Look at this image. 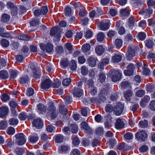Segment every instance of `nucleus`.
I'll list each match as a JSON object with an SVG mask.
<instances>
[{
	"instance_id": "9b49d317",
	"label": "nucleus",
	"mask_w": 155,
	"mask_h": 155,
	"mask_svg": "<svg viewBox=\"0 0 155 155\" xmlns=\"http://www.w3.org/2000/svg\"><path fill=\"white\" fill-rule=\"evenodd\" d=\"M136 137L138 140L144 141L147 139V135L144 131L141 130L136 134Z\"/></svg>"
},
{
	"instance_id": "49530a36",
	"label": "nucleus",
	"mask_w": 155,
	"mask_h": 155,
	"mask_svg": "<svg viewBox=\"0 0 155 155\" xmlns=\"http://www.w3.org/2000/svg\"><path fill=\"white\" fill-rule=\"evenodd\" d=\"M71 82V80L69 78L64 79L62 81V84L64 86H68Z\"/></svg>"
},
{
	"instance_id": "f257e3e1",
	"label": "nucleus",
	"mask_w": 155,
	"mask_h": 155,
	"mask_svg": "<svg viewBox=\"0 0 155 155\" xmlns=\"http://www.w3.org/2000/svg\"><path fill=\"white\" fill-rule=\"evenodd\" d=\"M82 83L79 82L77 84V86L74 87L73 90V94L74 97H80L82 94L83 90L81 88Z\"/></svg>"
},
{
	"instance_id": "7c9ffc66",
	"label": "nucleus",
	"mask_w": 155,
	"mask_h": 155,
	"mask_svg": "<svg viewBox=\"0 0 155 155\" xmlns=\"http://www.w3.org/2000/svg\"><path fill=\"white\" fill-rule=\"evenodd\" d=\"M8 77V74L7 71L2 70L0 71V78L2 79H5Z\"/></svg>"
},
{
	"instance_id": "a19ab883",
	"label": "nucleus",
	"mask_w": 155,
	"mask_h": 155,
	"mask_svg": "<svg viewBox=\"0 0 155 155\" xmlns=\"http://www.w3.org/2000/svg\"><path fill=\"white\" fill-rule=\"evenodd\" d=\"M120 13L122 17L129 16V11L126 9H123L120 10Z\"/></svg>"
},
{
	"instance_id": "c03bdc74",
	"label": "nucleus",
	"mask_w": 155,
	"mask_h": 155,
	"mask_svg": "<svg viewBox=\"0 0 155 155\" xmlns=\"http://www.w3.org/2000/svg\"><path fill=\"white\" fill-rule=\"evenodd\" d=\"M81 73L83 75H86L88 72V69L85 66H82L81 68Z\"/></svg>"
},
{
	"instance_id": "69168bd1",
	"label": "nucleus",
	"mask_w": 155,
	"mask_h": 155,
	"mask_svg": "<svg viewBox=\"0 0 155 155\" xmlns=\"http://www.w3.org/2000/svg\"><path fill=\"white\" fill-rule=\"evenodd\" d=\"M1 99L3 101L5 102L9 100L10 97L8 95L6 94H4L1 97Z\"/></svg>"
},
{
	"instance_id": "473e14b6",
	"label": "nucleus",
	"mask_w": 155,
	"mask_h": 155,
	"mask_svg": "<svg viewBox=\"0 0 155 155\" xmlns=\"http://www.w3.org/2000/svg\"><path fill=\"white\" fill-rule=\"evenodd\" d=\"M131 3L133 7L135 8H137L141 5L142 4V2L140 0L132 1Z\"/></svg>"
},
{
	"instance_id": "6e6552de",
	"label": "nucleus",
	"mask_w": 155,
	"mask_h": 155,
	"mask_svg": "<svg viewBox=\"0 0 155 155\" xmlns=\"http://www.w3.org/2000/svg\"><path fill=\"white\" fill-rule=\"evenodd\" d=\"M41 49L43 52L46 51L47 52H51L53 50V45L50 43H48L46 45L44 43H41L40 44Z\"/></svg>"
},
{
	"instance_id": "052dcab7",
	"label": "nucleus",
	"mask_w": 155,
	"mask_h": 155,
	"mask_svg": "<svg viewBox=\"0 0 155 155\" xmlns=\"http://www.w3.org/2000/svg\"><path fill=\"white\" fill-rule=\"evenodd\" d=\"M18 38V39L22 40H29V37L26 35H19Z\"/></svg>"
},
{
	"instance_id": "393cba45",
	"label": "nucleus",
	"mask_w": 155,
	"mask_h": 155,
	"mask_svg": "<svg viewBox=\"0 0 155 155\" xmlns=\"http://www.w3.org/2000/svg\"><path fill=\"white\" fill-rule=\"evenodd\" d=\"M29 137V141L32 143L36 142L38 139V134L35 133L32 134Z\"/></svg>"
},
{
	"instance_id": "c9c22d12",
	"label": "nucleus",
	"mask_w": 155,
	"mask_h": 155,
	"mask_svg": "<svg viewBox=\"0 0 155 155\" xmlns=\"http://www.w3.org/2000/svg\"><path fill=\"white\" fill-rule=\"evenodd\" d=\"M123 41L120 39H116L115 41V45L117 48H120L122 45Z\"/></svg>"
},
{
	"instance_id": "0eeeda50",
	"label": "nucleus",
	"mask_w": 155,
	"mask_h": 155,
	"mask_svg": "<svg viewBox=\"0 0 155 155\" xmlns=\"http://www.w3.org/2000/svg\"><path fill=\"white\" fill-rule=\"evenodd\" d=\"M124 105L121 103H118L114 108V113L117 116L121 114L124 110Z\"/></svg>"
},
{
	"instance_id": "6ab92c4d",
	"label": "nucleus",
	"mask_w": 155,
	"mask_h": 155,
	"mask_svg": "<svg viewBox=\"0 0 155 155\" xmlns=\"http://www.w3.org/2000/svg\"><path fill=\"white\" fill-rule=\"evenodd\" d=\"M19 82L22 84H24L27 87L29 83V79L28 76L23 75L22 76L19 80Z\"/></svg>"
},
{
	"instance_id": "f704fd0d",
	"label": "nucleus",
	"mask_w": 155,
	"mask_h": 155,
	"mask_svg": "<svg viewBox=\"0 0 155 155\" xmlns=\"http://www.w3.org/2000/svg\"><path fill=\"white\" fill-rule=\"evenodd\" d=\"M105 35L102 32L99 33L97 35V40L99 41H103L105 38Z\"/></svg>"
},
{
	"instance_id": "2eb2a0df",
	"label": "nucleus",
	"mask_w": 155,
	"mask_h": 155,
	"mask_svg": "<svg viewBox=\"0 0 155 155\" xmlns=\"http://www.w3.org/2000/svg\"><path fill=\"white\" fill-rule=\"evenodd\" d=\"M51 82L49 78L46 79L43 81L41 83V87L43 89H46L50 87Z\"/></svg>"
},
{
	"instance_id": "cd10ccee",
	"label": "nucleus",
	"mask_w": 155,
	"mask_h": 155,
	"mask_svg": "<svg viewBox=\"0 0 155 155\" xmlns=\"http://www.w3.org/2000/svg\"><path fill=\"white\" fill-rule=\"evenodd\" d=\"M95 50L96 53L98 55H100L103 54L104 49L102 46L99 45L96 47Z\"/></svg>"
},
{
	"instance_id": "423d86ee",
	"label": "nucleus",
	"mask_w": 155,
	"mask_h": 155,
	"mask_svg": "<svg viewBox=\"0 0 155 155\" xmlns=\"http://www.w3.org/2000/svg\"><path fill=\"white\" fill-rule=\"evenodd\" d=\"M138 49V48L137 46H134L128 48L127 57L128 60H131L132 58L135 56V52Z\"/></svg>"
},
{
	"instance_id": "f3484780",
	"label": "nucleus",
	"mask_w": 155,
	"mask_h": 155,
	"mask_svg": "<svg viewBox=\"0 0 155 155\" xmlns=\"http://www.w3.org/2000/svg\"><path fill=\"white\" fill-rule=\"evenodd\" d=\"M33 126L36 128L39 129L42 127L43 122L40 118L35 119L33 122Z\"/></svg>"
},
{
	"instance_id": "13d9d810",
	"label": "nucleus",
	"mask_w": 155,
	"mask_h": 155,
	"mask_svg": "<svg viewBox=\"0 0 155 155\" xmlns=\"http://www.w3.org/2000/svg\"><path fill=\"white\" fill-rule=\"evenodd\" d=\"M7 132L9 135H13L15 133V129L13 127H10L8 129Z\"/></svg>"
},
{
	"instance_id": "774afa93",
	"label": "nucleus",
	"mask_w": 155,
	"mask_h": 155,
	"mask_svg": "<svg viewBox=\"0 0 155 155\" xmlns=\"http://www.w3.org/2000/svg\"><path fill=\"white\" fill-rule=\"evenodd\" d=\"M17 101L14 100L11 101L9 103L10 106L12 108L15 107L17 105Z\"/></svg>"
},
{
	"instance_id": "864d4df0",
	"label": "nucleus",
	"mask_w": 155,
	"mask_h": 155,
	"mask_svg": "<svg viewBox=\"0 0 155 155\" xmlns=\"http://www.w3.org/2000/svg\"><path fill=\"white\" fill-rule=\"evenodd\" d=\"M106 111L107 112L110 113L113 111H114V108L110 104H107L105 107Z\"/></svg>"
},
{
	"instance_id": "bf43d9fd",
	"label": "nucleus",
	"mask_w": 155,
	"mask_h": 155,
	"mask_svg": "<svg viewBox=\"0 0 155 155\" xmlns=\"http://www.w3.org/2000/svg\"><path fill=\"white\" fill-rule=\"evenodd\" d=\"M146 34L143 32H140L138 33V37L140 40H143L146 37Z\"/></svg>"
},
{
	"instance_id": "e433bc0d",
	"label": "nucleus",
	"mask_w": 155,
	"mask_h": 155,
	"mask_svg": "<svg viewBox=\"0 0 155 155\" xmlns=\"http://www.w3.org/2000/svg\"><path fill=\"white\" fill-rule=\"evenodd\" d=\"M147 90L150 92H153L154 90V86L152 84H147Z\"/></svg>"
},
{
	"instance_id": "bb28decb",
	"label": "nucleus",
	"mask_w": 155,
	"mask_h": 155,
	"mask_svg": "<svg viewBox=\"0 0 155 155\" xmlns=\"http://www.w3.org/2000/svg\"><path fill=\"white\" fill-rule=\"evenodd\" d=\"M97 59L93 57H90L88 59L89 65L91 67H94L96 64Z\"/></svg>"
},
{
	"instance_id": "37998d69",
	"label": "nucleus",
	"mask_w": 155,
	"mask_h": 155,
	"mask_svg": "<svg viewBox=\"0 0 155 155\" xmlns=\"http://www.w3.org/2000/svg\"><path fill=\"white\" fill-rule=\"evenodd\" d=\"M133 93L132 91L130 90L127 91L124 94V96L126 99L127 100H129V97L132 96Z\"/></svg>"
},
{
	"instance_id": "aec40b11",
	"label": "nucleus",
	"mask_w": 155,
	"mask_h": 155,
	"mask_svg": "<svg viewBox=\"0 0 155 155\" xmlns=\"http://www.w3.org/2000/svg\"><path fill=\"white\" fill-rule=\"evenodd\" d=\"M59 110L60 113L62 116L63 118H65V115L67 114L68 110L66 107H65L64 106L60 105H59Z\"/></svg>"
},
{
	"instance_id": "09e8293b",
	"label": "nucleus",
	"mask_w": 155,
	"mask_h": 155,
	"mask_svg": "<svg viewBox=\"0 0 155 155\" xmlns=\"http://www.w3.org/2000/svg\"><path fill=\"white\" fill-rule=\"evenodd\" d=\"M90 49V45L89 44H87L83 45L82 47V50L84 52H87Z\"/></svg>"
},
{
	"instance_id": "7ed1b4c3",
	"label": "nucleus",
	"mask_w": 155,
	"mask_h": 155,
	"mask_svg": "<svg viewBox=\"0 0 155 155\" xmlns=\"http://www.w3.org/2000/svg\"><path fill=\"white\" fill-rule=\"evenodd\" d=\"M34 14L35 16H38L42 14L46 15L48 12V7L46 6L42 7L41 9H38L37 8H33Z\"/></svg>"
},
{
	"instance_id": "5fc2aeb1",
	"label": "nucleus",
	"mask_w": 155,
	"mask_h": 155,
	"mask_svg": "<svg viewBox=\"0 0 155 155\" xmlns=\"http://www.w3.org/2000/svg\"><path fill=\"white\" fill-rule=\"evenodd\" d=\"M15 152L17 155H22L24 153V150L22 148H17L15 150Z\"/></svg>"
},
{
	"instance_id": "ddd939ff",
	"label": "nucleus",
	"mask_w": 155,
	"mask_h": 155,
	"mask_svg": "<svg viewBox=\"0 0 155 155\" xmlns=\"http://www.w3.org/2000/svg\"><path fill=\"white\" fill-rule=\"evenodd\" d=\"M135 67L133 64H130L127 67V70L124 71V73L125 75L127 76H130L134 73V70Z\"/></svg>"
},
{
	"instance_id": "338daca9",
	"label": "nucleus",
	"mask_w": 155,
	"mask_h": 155,
	"mask_svg": "<svg viewBox=\"0 0 155 155\" xmlns=\"http://www.w3.org/2000/svg\"><path fill=\"white\" fill-rule=\"evenodd\" d=\"M80 140L77 137H76L74 138L72 141V143L73 145L75 146L78 145L80 143Z\"/></svg>"
},
{
	"instance_id": "72a5a7b5",
	"label": "nucleus",
	"mask_w": 155,
	"mask_h": 155,
	"mask_svg": "<svg viewBox=\"0 0 155 155\" xmlns=\"http://www.w3.org/2000/svg\"><path fill=\"white\" fill-rule=\"evenodd\" d=\"M148 125V121L145 120L143 121H140L139 122V125L140 127L142 128H145L147 127Z\"/></svg>"
},
{
	"instance_id": "4468645a",
	"label": "nucleus",
	"mask_w": 155,
	"mask_h": 155,
	"mask_svg": "<svg viewBox=\"0 0 155 155\" xmlns=\"http://www.w3.org/2000/svg\"><path fill=\"white\" fill-rule=\"evenodd\" d=\"M125 120L119 118L117 119L115 123V126L117 129L123 128L125 125Z\"/></svg>"
},
{
	"instance_id": "58836bf2",
	"label": "nucleus",
	"mask_w": 155,
	"mask_h": 155,
	"mask_svg": "<svg viewBox=\"0 0 155 155\" xmlns=\"http://www.w3.org/2000/svg\"><path fill=\"white\" fill-rule=\"evenodd\" d=\"M134 35L132 33L127 34L125 37L126 41H131L133 39Z\"/></svg>"
},
{
	"instance_id": "79ce46f5",
	"label": "nucleus",
	"mask_w": 155,
	"mask_h": 155,
	"mask_svg": "<svg viewBox=\"0 0 155 155\" xmlns=\"http://www.w3.org/2000/svg\"><path fill=\"white\" fill-rule=\"evenodd\" d=\"M143 73L146 75H148L150 73V71L149 69L147 68V66L146 65L143 67Z\"/></svg>"
},
{
	"instance_id": "412c9836",
	"label": "nucleus",
	"mask_w": 155,
	"mask_h": 155,
	"mask_svg": "<svg viewBox=\"0 0 155 155\" xmlns=\"http://www.w3.org/2000/svg\"><path fill=\"white\" fill-rule=\"evenodd\" d=\"M8 111L7 107H3L0 108V117L3 118L7 115Z\"/></svg>"
},
{
	"instance_id": "e2e57ef3",
	"label": "nucleus",
	"mask_w": 155,
	"mask_h": 155,
	"mask_svg": "<svg viewBox=\"0 0 155 155\" xmlns=\"http://www.w3.org/2000/svg\"><path fill=\"white\" fill-rule=\"evenodd\" d=\"M27 117V115L25 113H21L19 115L18 118L21 120H25Z\"/></svg>"
},
{
	"instance_id": "0e129e2a",
	"label": "nucleus",
	"mask_w": 155,
	"mask_h": 155,
	"mask_svg": "<svg viewBox=\"0 0 155 155\" xmlns=\"http://www.w3.org/2000/svg\"><path fill=\"white\" fill-rule=\"evenodd\" d=\"M145 91L143 90H139L136 93V95L138 97H141L145 94Z\"/></svg>"
},
{
	"instance_id": "de8ad7c7",
	"label": "nucleus",
	"mask_w": 155,
	"mask_h": 155,
	"mask_svg": "<svg viewBox=\"0 0 155 155\" xmlns=\"http://www.w3.org/2000/svg\"><path fill=\"white\" fill-rule=\"evenodd\" d=\"M63 140L64 138L62 135L58 134L56 136L55 138L56 142L60 143L63 142Z\"/></svg>"
},
{
	"instance_id": "c85d7f7f",
	"label": "nucleus",
	"mask_w": 155,
	"mask_h": 155,
	"mask_svg": "<svg viewBox=\"0 0 155 155\" xmlns=\"http://www.w3.org/2000/svg\"><path fill=\"white\" fill-rule=\"evenodd\" d=\"M70 150V147L68 146L63 145L59 148V152L60 153L65 152Z\"/></svg>"
},
{
	"instance_id": "603ef678",
	"label": "nucleus",
	"mask_w": 155,
	"mask_h": 155,
	"mask_svg": "<svg viewBox=\"0 0 155 155\" xmlns=\"http://www.w3.org/2000/svg\"><path fill=\"white\" fill-rule=\"evenodd\" d=\"M9 124L12 125H17L18 123V120L17 119H15L13 118H11L9 120Z\"/></svg>"
},
{
	"instance_id": "f8f14e48",
	"label": "nucleus",
	"mask_w": 155,
	"mask_h": 155,
	"mask_svg": "<svg viewBox=\"0 0 155 155\" xmlns=\"http://www.w3.org/2000/svg\"><path fill=\"white\" fill-rule=\"evenodd\" d=\"M109 20L108 19L103 20L98 25L101 30L105 31L107 30L109 27Z\"/></svg>"
},
{
	"instance_id": "8fccbe9b",
	"label": "nucleus",
	"mask_w": 155,
	"mask_h": 155,
	"mask_svg": "<svg viewBox=\"0 0 155 155\" xmlns=\"http://www.w3.org/2000/svg\"><path fill=\"white\" fill-rule=\"evenodd\" d=\"M18 71L15 70H12L10 71V77L14 79L16 78L18 75Z\"/></svg>"
},
{
	"instance_id": "a878e982",
	"label": "nucleus",
	"mask_w": 155,
	"mask_h": 155,
	"mask_svg": "<svg viewBox=\"0 0 155 155\" xmlns=\"http://www.w3.org/2000/svg\"><path fill=\"white\" fill-rule=\"evenodd\" d=\"M121 56L118 54H115L112 57V61L114 63H118L122 59Z\"/></svg>"
},
{
	"instance_id": "ea45409f",
	"label": "nucleus",
	"mask_w": 155,
	"mask_h": 155,
	"mask_svg": "<svg viewBox=\"0 0 155 155\" xmlns=\"http://www.w3.org/2000/svg\"><path fill=\"white\" fill-rule=\"evenodd\" d=\"M70 67L72 70H75L77 68L76 62L74 60H72L70 63Z\"/></svg>"
},
{
	"instance_id": "c756f323",
	"label": "nucleus",
	"mask_w": 155,
	"mask_h": 155,
	"mask_svg": "<svg viewBox=\"0 0 155 155\" xmlns=\"http://www.w3.org/2000/svg\"><path fill=\"white\" fill-rule=\"evenodd\" d=\"M150 98L149 96L146 95L142 100L141 102H140V106L142 107H144L146 105V103L150 100Z\"/></svg>"
},
{
	"instance_id": "a18cd8bd",
	"label": "nucleus",
	"mask_w": 155,
	"mask_h": 155,
	"mask_svg": "<svg viewBox=\"0 0 155 155\" xmlns=\"http://www.w3.org/2000/svg\"><path fill=\"white\" fill-rule=\"evenodd\" d=\"M91 88H88V91L92 95H94L97 94V89L94 87H91Z\"/></svg>"
},
{
	"instance_id": "3c124183",
	"label": "nucleus",
	"mask_w": 155,
	"mask_h": 155,
	"mask_svg": "<svg viewBox=\"0 0 155 155\" xmlns=\"http://www.w3.org/2000/svg\"><path fill=\"white\" fill-rule=\"evenodd\" d=\"M81 128L83 129L84 130L88 131L90 130V127L88 126V124L85 122H83L81 124Z\"/></svg>"
},
{
	"instance_id": "39448f33",
	"label": "nucleus",
	"mask_w": 155,
	"mask_h": 155,
	"mask_svg": "<svg viewBox=\"0 0 155 155\" xmlns=\"http://www.w3.org/2000/svg\"><path fill=\"white\" fill-rule=\"evenodd\" d=\"M30 68L32 70L33 73V76L36 79L40 78L41 74L39 69L34 63H31L30 65Z\"/></svg>"
},
{
	"instance_id": "6e6d98bb",
	"label": "nucleus",
	"mask_w": 155,
	"mask_h": 155,
	"mask_svg": "<svg viewBox=\"0 0 155 155\" xmlns=\"http://www.w3.org/2000/svg\"><path fill=\"white\" fill-rule=\"evenodd\" d=\"M8 125L7 122L5 121H2L0 122V129L3 130L5 129Z\"/></svg>"
},
{
	"instance_id": "2f4dec72",
	"label": "nucleus",
	"mask_w": 155,
	"mask_h": 155,
	"mask_svg": "<svg viewBox=\"0 0 155 155\" xmlns=\"http://www.w3.org/2000/svg\"><path fill=\"white\" fill-rule=\"evenodd\" d=\"M10 18V16L9 15L5 13L2 15L1 20L4 22H7L9 21Z\"/></svg>"
},
{
	"instance_id": "dca6fc26",
	"label": "nucleus",
	"mask_w": 155,
	"mask_h": 155,
	"mask_svg": "<svg viewBox=\"0 0 155 155\" xmlns=\"http://www.w3.org/2000/svg\"><path fill=\"white\" fill-rule=\"evenodd\" d=\"M81 80L83 82H84L85 85L87 87V89L91 88V87H94V83L92 79L88 80L86 77H83Z\"/></svg>"
},
{
	"instance_id": "1a4fd4ad",
	"label": "nucleus",
	"mask_w": 155,
	"mask_h": 155,
	"mask_svg": "<svg viewBox=\"0 0 155 155\" xmlns=\"http://www.w3.org/2000/svg\"><path fill=\"white\" fill-rule=\"evenodd\" d=\"M112 75L111 78L112 81L116 82L120 79L121 73L118 70H113L112 71Z\"/></svg>"
},
{
	"instance_id": "f03ea898",
	"label": "nucleus",
	"mask_w": 155,
	"mask_h": 155,
	"mask_svg": "<svg viewBox=\"0 0 155 155\" xmlns=\"http://www.w3.org/2000/svg\"><path fill=\"white\" fill-rule=\"evenodd\" d=\"M16 138L15 143L19 145H21L25 144L26 142V138L25 136L22 133H19L15 135Z\"/></svg>"
},
{
	"instance_id": "680f3d73",
	"label": "nucleus",
	"mask_w": 155,
	"mask_h": 155,
	"mask_svg": "<svg viewBox=\"0 0 155 155\" xmlns=\"http://www.w3.org/2000/svg\"><path fill=\"white\" fill-rule=\"evenodd\" d=\"M124 137L126 140H130L133 139V135L131 133L128 132L124 134Z\"/></svg>"
},
{
	"instance_id": "20e7f679",
	"label": "nucleus",
	"mask_w": 155,
	"mask_h": 155,
	"mask_svg": "<svg viewBox=\"0 0 155 155\" xmlns=\"http://www.w3.org/2000/svg\"><path fill=\"white\" fill-rule=\"evenodd\" d=\"M50 35L52 36H54L57 40H59L60 37V30L59 27H53L51 30Z\"/></svg>"
},
{
	"instance_id": "9d476101",
	"label": "nucleus",
	"mask_w": 155,
	"mask_h": 155,
	"mask_svg": "<svg viewBox=\"0 0 155 155\" xmlns=\"http://www.w3.org/2000/svg\"><path fill=\"white\" fill-rule=\"evenodd\" d=\"M153 13V10L150 8L143 9L140 11V14L144 16L146 18H147L150 17Z\"/></svg>"
},
{
	"instance_id": "4d7b16f0",
	"label": "nucleus",
	"mask_w": 155,
	"mask_h": 155,
	"mask_svg": "<svg viewBox=\"0 0 155 155\" xmlns=\"http://www.w3.org/2000/svg\"><path fill=\"white\" fill-rule=\"evenodd\" d=\"M116 143V141L114 139H112L109 141L107 144L109 145L110 148H113Z\"/></svg>"
},
{
	"instance_id": "b1692460",
	"label": "nucleus",
	"mask_w": 155,
	"mask_h": 155,
	"mask_svg": "<svg viewBox=\"0 0 155 155\" xmlns=\"http://www.w3.org/2000/svg\"><path fill=\"white\" fill-rule=\"evenodd\" d=\"M37 108L38 112L39 114H43L46 111V107L41 104H39L37 106Z\"/></svg>"
},
{
	"instance_id": "4be33fe9",
	"label": "nucleus",
	"mask_w": 155,
	"mask_h": 155,
	"mask_svg": "<svg viewBox=\"0 0 155 155\" xmlns=\"http://www.w3.org/2000/svg\"><path fill=\"white\" fill-rule=\"evenodd\" d=\"M0 35L2 37L6 38H9L11 37V33L5 32L4 29L3 28L0 29Z\"/></svg>"
},
{
	"instance_id": "4c0bfd02",
	"label": "nucleus",
	"mask_w": 155,
	"mask_h": 155,
	"mask_svg": "<svg viewBox=\"0 0 155 155\" xmlns=\"http://www.w3.org/2000/svg\"><path fill=\"white\" fill-rule=\"evenodd\" d=\"M1 44L2 46L6 48L9 45V42L7 40L3 39L1 41Z\"/></svg>"
},
{
	"instance_id": "a211bd4d",
	"label": "nucleus",
	"mask_w": 155,
	"mask_h": 155,
	"mask_svg": "<svg viewBox=\"0 0 155 155\" xmlns=\"http://www.w3.org/2000/svg\"><path fill=\"white\" fill-rule=\"evenodd\" d=\"M55 111L56 108L53 105L49 106L48 108L47 113L51 114V117L52 119H54L56 117V115L54 113Z\"/></svg>"
},
{
	"instance_id": "5701e85b",
	"label": "nucleus",
	"mask_w": 155,
	"mask_h": 155,
	"mask_svg": "<svg viewBox=\"0 0 155 155\" xmlns=\"http://www.w3.org/2000/svg\"><path fill=\"white\" fill-rule=\"evenodd\" d=\"M108 88V85H107L106 86H104L103 87V89L101 91L100 93V95H101V96H103L104 95H107ZM101 99L102 101H104V100H105V97H104V99H102V97H101Z\"/></svg>"
}]
</instances>
